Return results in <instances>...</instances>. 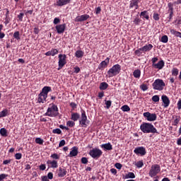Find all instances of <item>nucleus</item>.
<instances>
[{
  "instance_id": "7c9ffc66",
  "label": "nucleus",
  "mask_w": 181,
  "mask_h": 181,
  "mask_svg": "<svg viewBox=\"0 0 181 181\" xmlns=\"http://www.w3.org/2000/svg\"><path fill=\"white\" fill-rule=\"evenodd\" d=\"M170 33L173 35H175L177 37L181 38V32L177 31L175 29H171L170 30Z\"/></svg>"
},
{
  "instance_id": "a19ab883",
  "label": "nucleus",
  "mask_w": 181,
  "mask_h": 181,
  "mask_svg": "<svg viewBox=\"0 0 181 181\" xmlns=\"http://www.w3.org/2000/svg\"><path fill=\"white\" fill-rule=\"evenodd\" d=\"M13 37L14 39L17 40H20L21 37H20V32L19 31H16L14 32Z\"/></svg>"
},
{
  "instance_id": "de8ad7c7",
  "label": "nucleus",
  "mask_w": 181,
  "mask_h": 181,
  "mask_svg": "<svg viewBox=\"0 0 181 181\" xmlns=\"http://www.w3.org/2000/svg\"><path fill=\"white\" fill-rule=\"evenodd\" d=\"M140 88H141V90H143V91H146V90H148V86H147L146 84L143 83V84H141V85L140 86Z\"/></svg>"
},
{
  "instance_id": "4be33fe9",
  "label": "nucleus",
  "mask_w": 181,
  "mask_h": 181,
  "mask_svg": "<svg viewBox=\"0 0 181 181\" xmlns=\"http://www.w3.org/2000/svg\"><path fill=\"white\" fill-rule=\"evenodd\" d=\"M58 171L59 173L57 175L59 177H64L67 174V171L66 168H62V167H59Z\"/></svg>"
},
{
  "instance_id": "6ab92c4d",
  "label": "nucleus",
  "mask_w": 181,
  "mask_h": 181,
  "mask_svg": "<svg viewBox=\"0 0 181 181\" xmlns=\"http://www.w3.org/2000/svg\"><path fill=\"white\" fill-rule=\"evenodd\" d=\"M59 50L57 49L52 48L51 50L47 51L45 52V56L47 57H54L55 55L58 54Z\"/></svg>"
},
{
  "instance_id": "393cba45",
  "label": "nucleus",
  "mask_w": 181,
  "mask_h": 181,
  "mask_svg": "<svg viewBox=\"0 0 181 181\" xmlns=\"http://www.w3.org/2000/svg\"><path fill=\"white\" fill-rule=\"evenodd\" d=\"M80 119V114L78 112L71 113V119L77 122Z\"/></svg>"
},
{
  "instance_id": "338daca9",
  "label": "nucleus",
  "mask_w": 181,
  "mask_h": 181,
  "mask_svg": "<svg viewBox=\"0 0 181 181\" xmlns=\"http://www.w3.org/2000/svg\"><path fill=\"white\" fill-rule=\"evenodd\" d=\"M47 177L49 180H52L53 179V173H48Z\"/></svg>"
},
{
  "instance_id": "4468645a",
  "label": "nucleus",
  "mask_w": 181,
  "mask_h": 181,
  "mask_svg": "<svg viewBox=\"0 0 181 181\" xmlns=\"http://www.w3.org/2000/svg\"><path fill=\"white\" fill-rule=\"evenodd\" d=\"M110 61V57H107L104 61H102L99 64V65L98 66V69L99 70H104L109 65Z\"/></svg>"
},
{
  "instance_id": "a18cd8bd",
  "label": "nucleus",
  "mask_w": 181,
  "mask_h": 181,
  "mask_svg": "<svg viewBox=\"0 0 181 181\" xmlns=\"http://www.w3.org/2000/svg\"><path fill=\"white\" fill-rule=\"evenodd\" d=\"M152 101L154 103H158L160 101V97L158 95H155L152 97Z\"/></svg>"
},
{
  "instance_id": "052dcab7",
  "label": "nucleus",
  "mask_w": 181,
  "mask_h": 181,
  "mask_svg": "<svg viewBox=\"0 0 181 181\" xmlns=\"http://www.w3.org/2000/svg\"><path fill=\"white\" fill-rule=\"evenodd\" d=\"M10 22H11L10 18H8V16H6V18H4V25H7L9 24Z\"/></svg>"
},
{
  "instance_id": "bf43d9fd",
  "label": "nucleus",
  "mask_w": 181,
  "mask_h": 181,
  "mask_svg": "<svg viewBox=\"0 0 181 181\" xmlns=\"http://www.w3.org/2000/svg\"><path fill=\"white\" fill-rule=\"evenodd\" d=\"M80 71H81V69L79 66L74 67V74H78Z\"/></svg>"
},
{
  "instance_id": "0eeeda50",
  "label": "nucleus",
  "mask_w": 181,
  "mask_h": 181,
  "mask_svg": "<svg viewBox=\"0 0 181 181\" xmlns=\"http://www.w3.org/2000/svg\"><path fill=\"white\" fill-rule=\"evenodd\" d=\"M90 124V121L88 119L86 112L85 110H81V119H79V124L81 127L86 128Z\"/></svg>"
},
{
  "instance_id": "423d86ee",
  "label": "nucleus",
  "mask_w": 181,
  "mask_h": 181,
  "mask_svg": "<svg viewBox=\"0 0 181 181\" xmlns=\"http://www.w3.org/2000/svg\"><path fill=\"white\" fill-rule=\"evenodd\" d=\"M161 171V167L159 164H153V165H151L149 173H148V175L151 177H155L156 176L158 175V174H159Z\"/></svg>"
},
{
  "instance_id": "603ef678",
  "label": "nucleus",
  "mask_w": 181,
  "mask_h": 181,
  "mask_svg": "<svg viewBox=\"0 0 181 181\" xmlns=\"http://www.w3.org/2000/svg\"><path fill=\"white\" fill-rule=\"evenodd\" d=\"M60 22H61V20H60L59 18H54V21H53V24L54 25H58V24L60 23Z\"/></svg>"
},
{
  "instance_id": "c85d7f7f",
  "label": "nucleus",
  "mask_w": 181,
  "mask_h": 181,
  "mask_svg": "<svg viewBox=\"0 0 181 181\" xmlns=\"http://www.w3.org/2000/svg\"><path fill=\"white\" fill-rule=\"evenodd\" d=\"M141 71L140 69H135L133 72V76L135 78H140Z\"/></svg>"
},
{
  "instance_id": "f8f14e48",
  "label": "nucleus",
  "mask_w": 181,
  "mask_h": 181,
  "mask_svg": "<svg viewBox=\"0 0 181 181\" xmlns=\"http://www.w3.org/2000/svg\"><path fill=\"white\" fill-rule=\"evenodd\" d=\"M90 18V16L88 14H83L81 16H78L74 18V22L76 23H81L88 21Z\"/></svg>"
},
{
  "instance_id": "09e8293b",
  "label": "nucleus",
  "mask_w": 181,
  "mask_h": 181,
  "mask_svg": "<svg viewBox=\"0 0 181 181\" xmlns=\"http://www.w3.org/2000/svg\"><path fill=\"white\" fill-rule=\"evenodd\" d=\"M144 161H137V163H136L135 165L136 166V168H141L144 166Z\"/></svg>"
},
{
  "instance_id": "412c9836",
  "label": "nucleus",
  "mask_w": 181,
  "mask_h": 181,
  "mask_svg": "<svg viewBox=\"0 0 181 181\" xmlns=\"http://www.w3.org/2000/svg\"><path fill=\"white\" fill-rule=\"evenodd\" d=\"M139 0H132L129 4V8H133L135 7V9H139Z\"/></svg>"
},
{
  "instance_id": "69168bd1",
  "label": "nucleus",
  "mask_w": 181,
  "mask_h": 181,
  "mask_svg": "<svg viewBox=\"0 0 181 181\" xmlns=\"http://www.w3.org/2000/svg\"><path fill=\"white\" fill-rule=\"evenodd\" d=\"M41 181H49V178L47 177V175H42L41 177Z\"/></svg>"
},
{
  "instance_id": "473e14b6",
  "label": "nucleus",
  "mask_w": 181,
  "mask_h": 181,
  "mask_svg": "<svg viewBox=\"0 0 181 181\" xmlns=\"http://www.w3.org/2000/svg\"><path fill=\"white\" fill-rule=\"evenodd\" d=\"M168 12H170V13H174V4L172 2H169L168 4Z\"/></svg>"
},
{
  "instance_id": "e2e57ef3",
  "label": "nucleus",
  "mask_w": 181,
  "mask_h": 181,
  "mask_svg": "<svg viewBox=\"0 0 181 181\" xmlns=\"http://www.w3.org/2000/svg\"><path fill=\"white\" fill-rule=\"evenodd\" d=\"M39 169L40 170H42V171L45 170L46 169L45 164H40V165H39Z\"/></svg>"
},
{
  "instance_id": "dca6fc26",
  "label": "nucleus",
  "mask_w": 181,
  "mask_h": 181,
  "mask_svg": "<svg viewBox=\"0 0 181 181\" xmlns=\"http://www.w3.org/2000/svg\"><path fill=\"white\" fill-rule=\"evenodd\" d=\"M165 66V62L163 60L159 61L158 63H156L152 66L155 69L162 70Z\"/></svg>"
},
{
  "instance_id": "3c124183",
  "label": "nucleus",
  "mask_w": 181,
  "mask_h": 181,
  "mask_svg": "<svg viewBox=\"0 0 181 181\" xmlns=\"http://www.w3.org/2000/svg\"><path fill=\"white\" fill-rule=\"evenodd\" d=\"M53 134H61L62 130L59 128H56L52 130Z\"/></svg>"
},
{
  "instance_id": "a878e982",
  "label": "nucleus",
  "mask_w": 181,
  "mask_h": 181,
  "mask_svg": "<svg viewBox=\"0 0 181 181\" xmlns=\"http://www.w3.org/2000/svg\"><path fill=\"white\" fill-rule=\"evenodd\" d=\"M109 84L107 82H102L100 83L99 89L100 90H105L108 88Z\"/></svg>"
},
{
  "instance_id": "ea45409f",
  "label": "nucleus",
  "mask_w": 181,
  "mask_h": 181,
  "mask_svg": "<svg viewBox=\"0 0 181 181\" xmlns=\"http://www.w3.org/2000/svg\"><path fill=\"white\" fill-rule=\"evenodd\" d=\"M141 21L140 20V18H139V16H136V17L134 18L133 23H134L135 25H139Z\"/></svg>"
},
{
  "instance_id": "4d7b16f0",
  "label": "nucleus",
  "mask_w": 181,
  "mask_h": 181,
  "mask_svg": "<svg viewBox=\"0 0 181 181\" xmlns=\"http://www.w3.org/2000/svg\"><path fill=\"white\" fill-rule=\"evenodd\" d=\"M158 61V57H153L151 59L152 66H153L154 64H156Z\"/></svg>"
},
{
  "instance_id": "49530a36",
  "label": "nucleus",
  "mask_w": 181,
  "mask_h": 181,
  "mask_svg": "<svg viewBox=\"0 0 181 181\" xmlns=\"http://www.w3.org/2000/svg\"><path fill=\"white\" fill-rule=\"evenodd\" d=\"M153 18L156 21H160V15L157 13H154L153 16Z\"/></svg>"
},
{
  "instance_id": "20e7f679",
  "label": "nucleus",
  "mask_w": 181,
  "mask_h": 181,
  "mask_svg": "<svg viewBox=\"0 0 181 181\" xmlns=\"http://www.w3.org/2000/svg\"><path fill=\"white\" fill-rule=\"evenodd\" d=\"M122 66L120 64H117L113 65L107 72L108 78H112L119 75L121 72Z\"/></svg>"
},
{
  "instance_id": "f704fd0d",
  "label": "nucleus",
  "mask_w": 181,
  "mask_h": 181,
  "mask_svg": "<svg viewBox=\"0 0 181 181\" xmlns=\"http://www.w3.org/2000/svg\"><path fill=\"white\" fill-rule=\"evenodd\" d=\"M135 177H136V175L134 173H129L125 175V179H134Z\"/></svg>"
},
{
  "instance_id": "1a4fd4ad",
  "label": "nucleus",
  "mask_w": 181,
  "mask_h": 181,
  "mask_svg": "<svg viewBox=\"0 0 181 181\" xmlns=\"http://www.w3.org/2000/svg\"><path fill=\"white\" fill-rule=\"evenodd\" d=\"M59 61H58V68L57 70H61L66 64V55L59 54L58 55Z\"/></svg>"
},
{
  "instance_id": "7ed1b4c3",
  "label": "nucleus",
  "mask_w": 181,
  "mask_h": 181,
  "mask_svg": "<svg viewBox=\"0 0 181 181\" xmlns=\"http://www.w3.org/2000/svg\"><path fill=\"white\" fill-rule=\"evenodd\" d=\"M59 108L57 105L55 104H49V107L47 109V112L45 113V116L49 117H56L59 116Z\"/></svg>"
},
{
  "instance_id": "aec40b11",
  "label": "nucleus",
  "mask_w": 181,
  "mask_h": 181,
  "mask_svg": "<svg viewBox=\"0 0 181 181\" xmlns=\"http://www.w3.org/2000/svg\"><path fill=\"white\" fill-rule=\"evenodd\" d=\"M153 48V45L152 44H148L141 47L140 50L141 52H150Z\"/></svg>"
},
{
  "instance_id": "2f4dec72",
  "label": "nucleus",
  "mask_w": 181,
  "mask_h": 181,
  "mask_svg": "<svg viewBox=\"0 0 181 181\" xmlns=\"http://www.w3.org/2000/svg\"><path fill=\"white\" fill-rule=\"evenodd\" d=\"M181 120V117L180 116H175V119H174L173 122V126H175L177 127L179 123L180 122Z\"/></svg>"
},
{
  "instance_id": "5fc2aeb1",
  "label": "nucleus",
  "mask_w": 181,
  "mask_h": 181,
  "mask_svg": "<svg viewBox=\"0 0 181 181\" xmlns=\"http://www.w3.org/2000/svg\"><path fill=\"white\" fill-rule=\"evenodd\" d=\"M15 158H16V160H21V159L22 158V154H21V153H16L15 154Z\"/></svg>"
},
{
  "instance_id": "ddd939ff",
  "label": "nucleus",
  "mask_w": 181,
  "mask_h": 181,
  "mask_svg": "<svg viewBox=\"0 0 181 181\" xmlns=\"http://www.w3.org/2000/svg\"><path fill=\"white\" fill-rule=\"evenodd\" d=\"M66 28V23L59 24L55 26V30L57 34L59 35L63 34L65 32Z\"/></svg>"
},
{
  "instance_id": "b1692460",
  "label": "nucleus",
  "mask_w": 181,
  "mask_h": 181,
  "mask_svg": "<svg viewBox=\"0 0 181 181\" xmlns=\"http://www.w3.org/2000/svg\"><path fill=\"white\" fill-rule=\"evenodd\" d=\"M47 164L51 165L52 168H58V163H57V161H56V160H52V161H51V160H47Z\"/></svg>"
},
{
  "instance_id": "39448f33",
  "label": "nucleus",
  "mask_w": 181,
  "mask_h": 181,
  "mask_svg": "<svg viewBox=\"0 0 181 181\" xmlns=\"http://www.w3.org/2000/svg\"><path fill=\"white\" fill-rule=\"evenodd\" d=\"M165 83L163 79L157 78L154 81V83H152L153 90L162 91L165 87Z\"/></svg>"
},
{
  "instance_id": "f257e3e1",
  "label": "nucleus",
  "mask_w": 181,
  "mask_h": 181,
  "mask_svg": "<svg viewBox=\"0 0 181 181\" xmlns=\"http://www.w3.org/2000/svg\"><path fill=\"white\" fill-rule=\"evenodd\" d=\"M140 129L144 134H159V132L155 127V126L150 122H143L140 125Z\"/></svg>"
},
{
  "instance_id": "8fccbe9b",
  "label": "nucleus",
  "mask_w": 181,
  "mask_h": 181,
  "mask_svg": "<svg viewBox=\"0 0 181 181\" xmlns=\"http://www.w3.org/2000/svg\"><path fill=\"white\" fill-rule=\"evenodd\" d=\"M81 162L82 164L86 165L88 163V160L87 157H82V158L81 159Z\"/></svg>"
},
{
  "instance_id": "680f3d73",
  "label": "nucleus",
  "mask_w": 181,
  "mask_h": 181,
  "mask_svg": "<svg viewBox=\"0 0 181 181\" xmlns=\"http://www.w3.org/2000/svg\"><path fill=\"white\" fill-rule=\"evenodd\" d=\"M65 144H66V141L64 139H62L59 143V147H62L65 146Z\"/></svg>"
},
{
  "instance_id": "c9c22d12",
  "label": "nucleus",
  "mask_w": 181,
  "mask_h": 181,
  "mask_svg": "<svg viewBox=\"0 0 181 181\" xmlns=\"http://www.w3.org/2000/svg\"><path fill=\"white\" fill-rule=\"evenodd\" d=\"M121 110L122 112H129L131 108L128 105H124L121 107Z\"/></svg>"
},
{
  "instance_id": "4c0bfd02",
  "label": "nucleus",
  "mask_w": 181,
  "mask_h": 181,
  "mask_svg": "<svg viewBox=\"0 0 181 181\" xmlns=\"http://www.w3.org/2000/svg\"><path fill=\"white\" fill-rule=\"evenodd\" d=\"M169 41V38H168V36L165 35H163L161 37V40H160V42H163V43H168Z\"/></svg>"
},
{
  "instance_id": "e433bc0d",
  "label": "nucleus",
  "mask_w": 181,
  "mask_h": 181,
  "mask_svg": "<svg viewBox=\"0 0 181 181\" xmlns=\"http://www.w3.org/2000/svg\"><path fill=\"white\" fill-rule=\"evenodd\" d=\"M8 115V110L4 109L0 112V118L5 117Z\"/></svg>"
},
{
  "instance_id": "f03ea898",
  "label": "nucleus",
  "mask_w": 181,
  "mask_h": 181,
  "mask_svg": "<svg viewBox=\"0 0 181 181\" xmlns=\"http://www.w3.org/2000/svg\"><path fill=\"white\" fill-rule=\"evenodd\" d=\"M52 91V88L50 86H44L42 88L41 92L38 94L37 103H45L47 101L48 93Z\"/></svg>"
},
{
  "instance_id": "774afa93",
  "label": "nucleus",
  "mask_w": 181,
  "mask_h": 181,
  "mask_svg": "<svg viewBox=\"0 0 181 181\" xmlns=\"http://www.w3.org/2000/svg\"><path fill=\"white\" fill-rule=\"evenodd\" d=\"M177 105V109L179 110H181V100H178Z\"/></svg>"
},
{
  "instance_id": "6e6552de",
  "label": "nucleus",
  "mask_w": 181,
  "mask_h": 181,
  "mask_svg": "<svg viewBox=\"0 0 181 181\" xmlns=\"http://www.w3.org/2000/svg\"><path fill=\"white\" fill-rule=\"evenodd\" d=\"M89 156L93 159H98L103 155V151L99 148H93L88 153Z\"/></svg>"
},
{
  "instance_id": "c756f323",
  "label": "nucleus",
  "mask_w": 181,
  "mask_h": 181,
  "mask_svg": "<svg viewBox=\"0 0 181 181\" xmlns=\"http://www.w3.org/2000/svg\"><path fill=\"white\" fill-rule=\"evenodd\" d=\"M0 135H1L3 137L8 136V131L5 127L0 129Z\"/></svg>"
},
{
  "instance_id": "6e6d98bb",
  "label": "nucleus",
  "mask_w": 181,
  "mask_h": 181,
  "mask_svg": "<svg viewBox=\"0 0 181 181\" xmlns=\"http://www.w3.org/2000/svg\"><path fill=\"white\" fill-rule=\"evenodd\" d=\"M23 16H24V13H20L17 16V18H18L19 21L22 22V21H23Z\"/></svg>"
},
{
  "instance_id": "13d9d810",
  "label": "nucleus",
  "mask_w": 181,
  "mask_h": 181,
  "mask_svg": "<svg viewBox=\"0 0 181 181\" xmlns=\"http://www.w3.org/2000/svg\"><path fill=\"white\" fill-rule=\"evenodd\" d=\"M8 174H0V181H3L8 177Z\"/></svg>"
},
{
  "instance_id": "9d476101",
  "label": "nucleus",
  "mask_w": 181,
  "mask_h": 181,
  "mask_svg": "<svg viewBox=\"0 0 181 181\" xmlns=\"http://www.w3.org/2000/svg\"><path fill=\"white\" fill-rule=\"evenodd\" d=\"M143 116L148 122H154L157 119L156 113H151L150 112H145L143 113Z\"/></svg>"
},
{
  "instance_id": "37998d69",
  "label": "nucleus",
  "mask_w": 181,
  "mask_h": 181,
  "mask_svg": "<svg viewBox=\"0 0 181 181\" xmlns=\"http://www.w3.org/2000/svg\"><path fill=\"white\" fill-rule=\"evenodd\" d=\"M105 105H106L107 109H110L112 106V100H105Z\"/></svg>"
},
{
  "instance_id": "0e129e2a",
  "label": "nucleus",
  "mask_w": 181,
  "mask_h": 181,
  "mask_svg": "<svg viewBox=\"0 0 181 181\" xmlns=\"http://www.w3.org/2000/svg\"><path fill=\"white\" fill-rule=\"evenodd\" d=\"M101 11H102V9L100 6H98L95 8V14L96 15L100 14L101 13Z\"/></svg>"
},
{
  "instance_id": "2eb2a0df",
  "label": "nucleus",
  "mask_w": 181,
  "mask_h": 181,
  "mask_svg": "<svg viewBox=\"0 0 181 181\" xmlns=\"http://www.w3.org/2000/svg\"><path fill=\"white\" fill-rule=\"evenodd\" d=\"M161 100L163 103V107L165 108L168 107L170 104V100L169 98L166 95H163L161 96Z\"/></svg>"
},
{
  "instance_id": "c03bdc74",
  "label": "nucleus",
  "mask_w": 181,
  "mask_h": 181,
  "mask_svg": "<svg viewBox=\"0 0 181 181\" xmlns=\"http://www.w3.org/2000/svg\"><path fill=\"white\" fill-rule=\"evenodd\" d=\"M50 158L55 160H59L60 156H59V154H57V153H54L53 154H51Z\"/></svg>"
},
{
  "instance_id": "9b49d317",
  "label": "nucleus",
  "mask_w": 181,
  "mask_h": 181,
  "mask_svg": "<svg viewBox=\"0 0 181 181\" xmlns=\"http://www.w3.org/2000/svg\"><path fill=\"white\" fill-rule=\"evenodd\" d=\"M134 153L137 156H144L146 155V148L144 146H137L134 148Z\"/></svg>"
},
{
  "instance_id": "bb28decb",
  "label": "nucleus",
  "mask_w": 181,
  "mask_h": 181,
  "mask_svg": "<svg viewBox=\"0 0 181 181\" xmlns=\"http://www.w3.org/2000/svg\"><path fill=\"white\" fill-rule=\"evenodd\" d=\"M140 17H142L143 19H146L147 21L149 20V14L147 11H141L140 13Z\"/></svg>"
},
{
  "instance_id": "79ce46f5",
  "label": "nucleus",
  "mask_w": 181,
  "mask_h": 181,
  "mask_svg": "<svg viewBox=\"0 0 181 181\" xmlns=\"http://www.w3.org/2000/svg\"><path fill=\"white\" fill-rule=\"evenodd\" d=\"M75 124H76L75 122L72 120H69L66 122V126L69 127H74Z\"/></svg>"
},
{
  "instance_id": "cd10ccee",
  "label": "nucleus",
  "mask_w": 181,
  "mask_h": 181,
  "mask_svg": "<svg viewBox=\"0 0 181 181\" xmlns=\"http://www.w3.org/2000/svg\"><path fill=\"white\" fill-rule=\"evenodd\" d=\"M84 52L82 50H76L75 52V57L78 59H81L84 57Z\"/></svg>"
},
{
  "instance_id": "864d4df0",
  "label": "nucleus",
  "mask_w": 181,
  "mask_h": 181,
  "mask_svg": "<svg viewBox=\"0 0 181 181\" xmlns=\"http://www.w3.org/2000/svg\"><path fill=\"white\" fill-rule=\"evenodd\" d=\"M115 167L118 169V170H121L123 167L122 164H121L120 163H116L115 164Z\"/></svg>"
},
{
  "instance_id": "58836bf2",
  "label": "nucleus",
  "mask_w": 181,
  "mask_h": 181,
  "mask_svg": "<svg viewBox=\"0 0 181 181\" xmlns=\"http://www.w3.org/2000/svg\"><path fill=\"white\" fill-rule=\"evenodd\" d=\"M35 142L39 145H42L44 143V140L41 139L40 137H37L35 139Z\"/></svg>"
},
{
  "instance_id": "5701e85b",
  "label": "nucleus",
  "mask_w": 181,
  "mask_h": 181,
  "mask_svg": "<svg viewBox=\"0 0 181 181\" xmlns=\"http://www.w3.org/2000/svg\"><path fill=\"white\" fill-rule=\"evenodd\" d=\"M101 148H104L105 151H111L113 149L112 145L110 142L103 144Z\"/></svg>"
},
{
  "instance_id": "a211bd4d",
  "label": "nucleus",
  "mask_w": 181,
  "mask_h": 181,
  "mask_svg": "<svg viewBox=\"0 0 181 181\" xmlns=\"http://www.w3.org/2000/svg\"><path fill=\"white\" fill-rule=\"evenodd\" d=\"M71 3V0H57L56 5L58 7H62Z\"/></svg>"
},
{
  "instance_id": "72a5a7b5",
  "label": "nucleus",
  "mask_w": 181,
  "mask_h": 181,
  "mask_svg": "<svg viewBox=\"0 0 181 181\" xmlns=\"http://www.w3.org/2000/svg\"><path fill=\"white\" fill-rule=\"evenodd\" d=\"M178 75H179V69L176 67L173 68L172 76L177 77Z\"/></svg>"
},
{
  "instance_id": "f3484780",
  "label": "nucleus",
  "mask_w": 181,
  "mask_h": 181,
  "mask_svg": "<svg viewBox=\"0 0 181 181\" xmlns=\"http://www.w3.org/2000/svg\"><path fill=\"white\" fill-rule=\"evenodd\" d=\"M78 153V147L73 146L71 148V151H70L69 154L68 155V157L72 158V157L77 156Z\"/></svg>"
}]
</instances>
